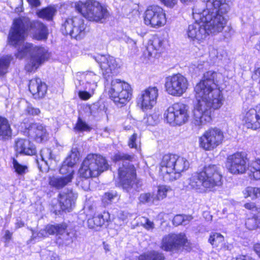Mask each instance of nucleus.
Masks as SVG:
<instances>
[{"label":"nucleus","instance_id":"29","mask_svg":"<svg viewBox=\"0 0 260 260\" xmlns=\"http://www.w3.org/2000/svg\"><path fill=\"white\" fill-rule=\"evenodd\" d=\"M34 139L38 143H43L48 139V134L45 127L41 124H34Z\"/></svg>","mask_w":260,"mask_h":260},{"label":"nucleus","instance_id":"45","mask_svg":"<svg viewBox=\"0 0 260 260\" xmlns=\"http://www.w3.org/2000/svg\"><path fill=\"white\" fill-rule=\"evenodd\" d=\"M79 158V153L76 149H72L71 154L65 159V163L73 167L78 161Z\"/></svg>","mask_w":260,"mask_h":260},{"label":"nucleus","instance_id":"2","mask_svg":"<svg viewBox=\"0 0 260 260\" xmlns=\"http://www.w3.org/2000/svg\"><path fill=\"white\" fill-rule=\"evenodd\" d=\"M206 8L200 9L197 5L193 9L192 16L194 20H201L210 34L221 32L227 22L226 13L230 7L226 0H207Z\"/></svg>","mask_w":260,"mask_h":260},{"label":"nucleus","instance_id":"4","mask_svg":"<svg viewBox=\"0 0 260 260\" xmlns=\"http://www.w3.org/2000/svg\"><path fill=\"white\" fill-rule=\"evenodd\" d=\"M189 167L188 161L176 154L165 155L160 164L159 173L164 180L172 181L179 178L181 172Z\"/></svg>","mask_w":260,"mask_h":260},{"label":"nucleus","instance_id":"18","mask_svg":"<svg viewBox=\"0 0 260 260\" xmlns=\"http://www.w3.org/2000/svg\"><path fill=\"white\" fill-rule=\"evenodd\" d=\"M195 22L188 26L187 30L188 37L194 42L200 43L210 34L205 23L201 20H194Z\"/></svg>","mask_w":260,"mask_h":260},{"label":"nucleus","instance_id":"8","mask_svg":"<svg viewBox=\"0 0 260 260\" xmlns=\"http://www.w3.org/2000/svg\"><path fill=\"white\" fill-rule=\"evenodd\" d=\"M165 120L172 126H181L187 123L190 118L189 107L181 103L169 106L164 114Z\"/></svg>","mask_w":260,"mask_h":260},{"label":"nucleus","instance_id":"25","mask_svg":"<svg viewBox=\"0 0 260 260\" xmlns=\"http://www.w3.org/2000/svg\"><path fill=\"white\" fill-rule=\"evenodd\" d=\"M49 56L47 48L42 46L34 47V68L38 69Z\"/></svg>","mask_w":260,"mask_h":260},{"label":"nucleus","instance_id":"64","mask_svg":"<svg viewBox=\"0 0 260 260\" xmlns=\"http://www.w3.org/2000/svg\"><path fill=\"white\" fill-rule=\"evenodd\" d=\"M41 2L40 0H34V7H38L40 6Z\"/></svg>","mask_w":260,"mask_h":260},{"label":"nucleus","instance_id":"24","mask_svg":"<svg viewBox=\"0 0 260 260\" xmlns=\"http://www.w3.org/2000/svg\"><path fill=\"white\" fill-rule=\"evenodd\" d=\"M166 40L162 38L154 37L149 41L147 50L150 56L155 57L156 54L162 52L165 48Z\"/></svg>","mask_w":260,"mask_h":260},{"label":"nucleus","instance_id":"43","mask_svg":"<svg viewBox=\"0 0 260 260\" xmlns=\"http://www.w3.org/2000/svg\"><path fill=\"white\" fill-rule=\"evenodd\" d=\"M59 173L64 175V177H71V180H72L74 177V170L73 167L68 164L65 163V161H64L59 169Z\"/></svg>","mask_w":260,"mask_h":260},{"label":"nucleus","instance_id":"39","mask_svg":"<svg viewBox=\"0 0 260 260\" xmlns=\"http://www.w3.org/2000/svg\"><path fill=\"white\" fill-rule=\"evenodd\" d=\"M245 198L250 197L252 199H255L260 197V187H247L243 191Z\"/></svg>","mask_w":260,"mask_h":260},{"label":"nucleus","instance_id":"52","mask_svg":"<svg viewBox=\"0 0 260 260\" xmlns=\"http://www.w3.org/2000/svg\"><path fill=\"white\" fill-rule=\"evenodd\" d=\"M140 223L148 231L152 230L154 228L153 222L144 217H142L140 218Z\"/></svg>","mask_w":260,"mask_h":260},{"label":"nucleus","instance_id":"60","mask_svg":"<svg viewBox=\"0 0 260 260\" xmlns=\"http://www.w3.org/2000/svg\"><path fill=\"white\" fill-rule=\"evenodd\" d=\"M11 237H12V233H10L9 231L7 230L5 232V234L4 236V238H5V239L6 240H9L11 239Z\"/></svg>","mask_w":260,"mask_h":260},{"label":"nucleus","instance_id":"46","mask_svg":"<svg viewBox=\"0 0 260 260\" xmlns=\"http://www.w3.org/2000/svg\"><path fill=\"white\" fill-rule=\"evenodd\" d=\"M139 200L141 203L151 205L154 203L156 199L151 193H144L140 194Z\"/></svg>","mask_w":260,"mask_h":260},{"label":"nucleus","instance_id":"12","mask_svg":"<svg viewBox=\"0 0 260 260\" xmlns=\"http://www.w3.org/2000/svg\"><path fill=\"white\" fill-rule=\"evenodd\" d=\"M188 82L185 77L181 74H174L166 79L165 87L170 95L181 96L188 88Z\"/></svg>","mask_w":260,"mask_h":260},{"label":"nucleus","instance_id":"27","mask_svg":"<svg viewBox=\"0 0 260 260\" xmlns=\"http://www.w3.org/2000/svg\"><path fill=\"white\" fill-rule=\"evenodd\" d=\"M72 181L71 177L53 176L49 178V184L57 189H60L69 184Z\"/></svg>","mask_w":260,"mask_h":260},{"label":"nucleus","instance_id":"19","mask_svg":"<svg viewBox=\"0 0 260 260\" xmlns=\"http://www.w3.org/2000/svg\"><path fill=\"white\" fill-rule=\"evenodd\" d=\"M242 123L247 128L257 129L260 128V104L256 109H250L243 113Z\"/></svg>","mask_w":260,"mask_h":260},{"label":"nucleus","instance_id":"53","mask_svg":"<svg viewBox=\"0 0 260 260\" xmlns=\"http://www.w3.org/2000/svg\"><path fill=\"white\" fill-rule=\"evenodd\" d=\"M139 144L140 142L138 139L137 135L135 133L129 138L128 146L130 148L137 149L139 147Z\"/></svg>","mask_w":260,"mask_h":260},{"label":"nucleus","instance_id":"44","mask_svg":"<svg viewBox=\"0 0 260 260\" xmlns=\"http://www.w3.org/2000/svg\"><path fill=\"white\" fill-rule=\"evenodd\" d=\"M83 90H79L78 92L79 97L82 100H87L89 99L94 94L95 89H89L87 86L82 85Z\"/></svg>","mask_w":260,"mask_h":260},{"label":"nucleus","instance_id":"41","mask_svg":"<svg viewBox=\"0 0 260 260\" xmlns=\"http://www.w3.org/2000/svg\"><path fill=\"white\" fill-rule=\"evenodd\" d=\"M11 60V56H3L0 58V75H4L8 72Z\"/></svg>","mask_w":260,"mask_h":260},{"label":"nucleus","instance_id":"16","mask_svg":"<svg viewBox=\"0 0 260 260\" xmlns=\"http://www.w3.org/2000/svg\"><path fill=\"white\" fill-rule=\"evenodd\" d=\"M248 158L244 152H237L227 158L226 167L233 174H244L248 169Z\"/></svg>","mask_w":260,"mask_h":260},{"label":"nucleus","instance_id":"5","mask_svg":"<svg viewBox=\"0 0 260 260\" xmlns=\"http://www.w3.org/2000/svg\"><path fill=\"white\" fill-rule=\"evenodd\" d=\"M134 158V155L119 153L113 157L115 162H122L118 169V175L122 187L127 191L132 188H138V181L136 178V170L134 165L130 164Z\"/></svg>","mask_w":260,"mask_h":260},{"label":"nucleus","instance_id":"40","mask_svg":"<svg viewBox=\"0 0 260 260\" xmlns=\"http://www.w3.org/2000/svg\"><path fill=\"white\" fill-rule=\"evenodd\" d=\"M208 241L213 247H217L223 244L224 237L219 233H214L210 235Z\"/></svg>","mask_w":260,"mask_h":260},{"label":"nucleus","instance_id":"17","mask_svg":"<svg viewBox=\"0 0 260 260\" xmlns=\"http://www.w3.org/2000/svg\"><path fill=\"white\" fill-rule=\"evenodd\" d=\"M27 28L21 19H14L8 37L9 44L16 46L21 44L27 35Z\"/></svg>","mask_w":260,"mask_h":260},{"label":"nucleus","instance_id":"32","mask_svg":"<svg viewBox=\"0 0 260 260\" xmlns=\"http://www.w3.org/2000/svg\"><path fill=\"white\" fill-rule=\"evenodd\" d=\"M12 129L8 120L0 116V140H6L11 137Z\"/></svg>","mask_w":260,"mask_h":260},{"label":"nucleus","instance_id":"51","mask_svg":"<svg viewBox=\"0 0 260 260\" xmlns=\"http://www.w3.org/2000/svg\"><path fill=\"white\" fill-rule=\"evenodd\" d=\"M12 163L15 171L19 175L25 173L27 170V166L20 164L15 158L13 159Z\"/></svg>","mask_w":260,"mask_h":260},{"label":"nucleus","instance_id":"55","mask_svg":"<svg viewBox=\"0 0 260 260\" xmlns=\"http://www.w3.org/2000/svg\"><path fill=\"white\" fill-rule=\"evenodd\" d=\"M244 207L247 209L251 210L252 212H256V213L260 210V208H257L253 203H246L244 204Z\"/></svg>","mask_w":260,"mask_h":260},{"label":"nucleus","instance_id":"62","mask_svg":"<svg viewBox=\"0 0 260 260\" xmlns=\"http://www.w3.org/2000/svg\"><path fill=\"white\" fill-rule=\"evenodd\" d=\"M36 205L38 206L37 208H36L37 212H41L43 210V207L41 204L36 203Z\"/></svg>","mask_w":260,"mask_h":260},{"label":"nucleus","instance_id":"48","mask_svg":"<svg viewBox=\"0 0 260 260\" xmlns=\"http://www.w3.org/2000/svg\"><path fill=\"white\" fill-rule=\"evenodd\" d=\"M117 198L116 192L111 191L105 193L102 197V202L104 205H108L111 204L115 199Z\"/></svg>","mask_w":260,"mask_h":260},{"label":"nucleus","instance_id":"22","mask_svg":"<svg viewBox=\"0 0 260 260\" xmlns=\"http://www.w3.org/2000/svg\"><path fill=\"white\" fill-rule=\"evenodd\" d=\"M77 197V194L73 192L72 189H68L60 193L58 198L60 209L65 212L71 211Z\"/></svg>","mask_w":260,"mask_h":260},{"label":"nucleus","instance_id":"50","mask_svg":"<svg viewBox=\"0 0 260 260\" xmlns=\"http://www.w3.org/2000/svg\"><path fill=\"white\" fill-rule=\"evenodd\" d=\"M209 56L211 60H215L216 59H221L222 54L214 46H210L208 47Z\"/></svg>","mask_w":260,"mask_h":260},{"label":"nucleus","instance_id":"47","mask_svg":"<svg viewBox=\"0 0 260 260\" xmlns=\"http://www.w3.org/2000/svg\"><path fill=\"white\" fill-rule=\"evenodd\" d=\"M74 128L79 132H89L91 129V127L79 117Z\"/></svg>","mask_w":260,"mask_h":260},{"label":"nucleus","instance_id":"31","mask_svg":"<svg viewBox=\"0 0 260 260\" xmlns=\"http://www.w3.org/2000/svg\"><path fill=\"white\" fill-rule=\"evenodd\" d=\"M67 225L65 223H62L56 225H48L46 227L45 231H41L39 234V237H46L48 234L49 235L56 234V236L59 233L63 232L64 228H66Z\"/></svg>","mask_w":260,"mask_h":260},{"label":"nucleus","instance_id":"36","mask_svg":"<svg viewBox=\"0 0 260 260\" xmlns=\"http://www.w3.org/2000/svg\"><path fill=\"white\" fill-rule=\"evenodd\" d=\"M162 253L152 250L142 253L139 256V260H164Z\"/></svg>","mask_w":260,"mask_h":260},{"label":"nucleus","instance_id":"58","mask_svg":"<svg viewBox=\"0 0 260 260\" xmlns=\"http://www.w3.org/2000/svg\"><path fill=\"white\" fill-rule=\"evenodd\" d=\"M253 250L260 258V243H256L253 246Z\"/></svg>","mask_w":260,"mask_h":260},{"label":"nucleus","instance_id":"11","mask_svg":"<svg viewBox=\"0 0 260 260\" xmlns=\"http://www.w3.org/2000/svg\"><path fill=\"white\" fill-rule=\"evenodd\" d=\"M223 138V133L220 129L210 128L199 138V146L205 151L212 150L222 143Z\"/></svg>","mask_w":260,"mask_h":260},{"label":"nucleus","instance_id":"33","mask_svg":"<svg viewBox=\"0 0 260 260\" xmlns=\"http://www.w3.org/2000/svg\"><path fill=\"white\" fill-rule=\"evenodd\" d=\"M75 234L73 232L69 231L66 228H64L63 232L58 235L57 242L59 244L69 245L73 242V238Z\"/></svg>","mask_w":260,"mask_h":260},{"label":"nucleus","instance_id":"20","mask_svg":"<svg viewBox=\"0 0 260 260\" xmlns=\"http://www.w3.org/2000/svg\"><path fill=\"white\" fill-rule=\"evenodd\" d=\"M95 60L100 64V67L106 74L114 73V71L120 67L119 59L109 55H98L95 57Z\"/></svg>","mask_w":260,"mask_h":260},{"label":"nucleus","instance_id":"15","mask_svg":"<svg viewBox=\"0 0 260 260\" xmlns=\"http://www.w3.org/2000/svg\"><path fill=\"white\" fill-rule=\"evenodd\" d=\"M158 96L157 87L149 86L139 93L137 97V104L143 111L150 110L156 105Z\"/></svg>","mask_w":260,"mask_h":260},{"label":"nucleus","instance_id":"14","mask_svg":"<svg viewBox=\"0 0 260 260\" xmlns=\"http://www.w3.org/2000/svg\"><path fill=\"white\" fill-rule=\"evenodd\" d=\"M188 245V242L184 234H170L162 238L160 248L165 251H173L179 250Z\"/></svg>","mask_w":260,"mask_h":260},{"label":"nucleus","instance_id":"42","mask_svg":"<svg viewBox=\"0 0 260 260\" xmlns=\"http://www.w3.org/2000/svg\"><path fill=\"white\" fill-rule=\"evenodd\" d=\"M192 219V217L190 215H177L174 217L173 223L176 226L180 224L185 225Z\"/></svg>","mask_w":260,"mask_h":260},{"label":"nucleus","instance_id":"13","mask_svg":"<svg viewBox=\"0 0 260 260\" xmlns=\"http://www.w3.org/2000/svg\"><path fill=\"white\" fill-rule=\"evenodd\" d=\"M144 22L147 26L155 28L165 25L166 17L164 10L158 6L149 7L144 13Z\"/></svg>","mask_w":260,"mask_h":260},{"label":"nucleus","instance_id":"56","mask_svg":"<svg viewBox=\"0 0 260 260\" xmlns=\"http://www.w3.org/2000/svg\"><path fill=\"white\" fill-rule=\"evenodd\" d=\"M166 6L170 8L174 7L177 3V0H160Z\"/></svg>","mask_w":260,"mask_h":260},{"label":"nucleus","instance_id":"34","mask_svg":"<svg viewBox=\"0 0 260 260\" xmlns=\"http://www.w3.org/2000/svg\"><path fill=\"white\" fill-rule=\"evenodd\" d=\"M36 84L37 91L34 93V99H40L43 98L45 96L47 91L46 84L42 82L39 78H36Z\"/></svg>","mask_w":260,"mask_h":260},{"label":"nucleus","instance_id":"54","mask_svg":"<svg viewBox=\"0 0 260 260\" xmlns=\"http://www.w3.org/2000/svg\"><path fill=\"white\" fill-rule=\"evenodd\" d=\"M159 115L157 113H153L147 117V122L149 125H155L159 121Z\"/></svg>","mask_w":260,"mask_h":260},{"label":"nucleus","instance_id":"49","mask_svg":"<svg viewBox=\"0 0 260 260\" xmlns=\"http://www.w3.org/2000/svg\"><path fill=\"white\" fill-rule=\"evenodd\" d=\"M171 190V188L166 185L159 186L158 187L157 193L155 197L156 201L164 199L167 197V192Z\"/></svg>","mask_w":260,"mask_h":260},{"label":"nucleus","instance_id":"59","mask_svg":"<svg viewBox=\"0 0 260 260\" xmlns=\"http://www.w3.org/2000/svg\"><path fill=\"white\" fill-rule=\"evenodd\" d=\"M125 41L126 43L131 45L133 47H135L136 45V42L128 37L125 38Z\"/></svg>","mask_w":260,"mask_h":260},{"label":"nucleus","instance_id":"37","mask_svg":"<svg viewBox=\"0 0 260 260\" xmlns=\"http://www.w3.org/2000/svg\"><path fill=\"white\" fill-rule=\"evenodd\" d=\"M250 174L251 178L260 180V158H256L250 165Z\"/></svg>","mask_w":260,"mask_h":260},{"label":"nucleus","instance_id":"1","mask_svg":"<svg viewBox=\"0 0 260 260\" xmlns=\"http://www.w3.org/2000/svg\"><path fill=\"white\" fill-rule=\"evenodd\" d=\"M221 74L209 71L194 87L196 101L192 110V123L201 127L211 121V108H219L223 96L218 87Z\"/></svg>","mask_w":260,"mask_h":260},{"label":"nucleus","instance_id":"28","mask_svg":"<svg viewBox=\"0 0 260 260\" xmlns=\"http://www.w3.org/2000/svg\"><path fill=\"white\" fill-rule=\"evenodd\" d=\"M15 150L17 153L25 155H32V149L28 140L19 139L15 142Z\"/></svg>","mask_w":260,"mask_h":260},{"label":"nucleus","instance_id":"6","mask_svg":"<svg viewBox=\"0 0 260 260\" xmlns=\"http://www.w3.org/2000/svg\"><path fill=\"white\" fill-rule=\"evenodd\" d=\"M105 88L110 98L118 106H123L132 99V88L128 83L124 81L112 79L110 83H106Z\"/></svg>","mask_w":260,"mask_h":260},{"label":"nucleus","instance_id":"26","mask_svg":"<svg viewBox=\"0 0 260 260\" xmlns=\"http://www.w3.org/2000/svg\"><path fill=\"white\" fill-rule=\"evenodd\" d=\"M49 34L47 27L40 21L34 22V38L38 40H46Z\"/></svg>","mask_w":260,"mask_h":260},{"label":"nucleus","instance_id":"21","mask_svg":"<svg viewBox=\"0 0 260 260\" xmlns=\"http://www.w3.org/2000/svg\"><path fill=\"white\" fill-rule=\"evenodd\" d=\"M78 82H76V86L84 85L87 86L89 89H96L98 86V83L101 79L100 75L95 74L92 71H87L84 72L78 73Z\"/></svg>","mask_w":260,"mask_h":260},{"label":"nucleus","instance_id":"23","mask_svg":"<svg viewBox=\"0 0 260 260\" xmlns=\"http://www.w3.org/2000/svg\"><path fill=\"white\" fill-rule=\"evenodd\" d=\"M16 57L21 59L23 58H28V61L25 66V70L28 72H31L32 71V45L27 43L23 44L19 47Z\"/></svg>","mask_w":260,"mask_h":260},{"label":"nucleus","instance_id":"35","mask_svg":"<svg viewBox=\"0 0 260 260\" xmlns=\"http://www.w3.org/2000/svg\"><path fill=\"white\" fill-rule=\"evenodd\" d=\"M245 225L249 230H253L260 228V210L257 213H254L252 217L247 219Z\"/></svg>","mask_w":260,"mask_h":260},{"label":"nucleus","instance_id":"3","mask_svg":"<svg viewBox=\"0 0 260 260\" xmlns=\"http://www.w3.org/2000/svg\"><path fill=\"white\" fill-rule=\"evenodd\" d=\"M222 178L218 166H206L201 171L193 174L187 180V187L200 193L211 191L215 186L222 185Z\"/></svg>","mask_w":260,"mask_h":260},{"label":"nucleus","instance_id":"7","mask_svg":"<svg viewBox=\"0 0 260 260\" xmlns=\"http://www.w3.org/2000/svg\"><path fill=\"white\" fill-rule=\"evenodd\" d=\"M109 165L104 157L98 154H88L79 170L80 176L85 178L96 177L108 169Z\"/></svg>","mask_w":260,"mask_h":260},{"label":"nucleus","instance_id":"9","mask_svg":"<svg viewBox=\"0 0 260 260\" xmlns=\"http://www.w3.org/2000/svg\"><path fill=\"white\" fill-rule=\"evenodd\" d=\"M76 10L90 21H99L104 18L107 10L96 1L88 0L79 1L75 4Z\"/></svg>","mask_w":260,"mask_h":260},{"label":"nucleus","instance_id":"38","mask_svg":"<svg viewBox=\"0 0 260 260\" xmlns=\"http://www.w3.org/2000/svg\"><path fill=\"white\" fill-rule=\"evenodd\" d=\"M56 12V9L54 7H48L37 12V14L39 18L51 20L53 19Z\"/></svg>","mask_w":260,"mask_h":260},{"label":"nucleus","instance_id":"61","mask_svg":"<svg viewBox=\"0 0 260 260\" xmlns=\"http://www.w3.org/2000/svg\"><path fill=\"white\" fill-rule=\"evenodd\" d=\"M15 224L16 229L20 228L24 226V223L18 219H17V222H16Z\"/></svg>","mask_w":260,"mask_h":260},{"label":"nucleus","instance_id":"63","mask_svg":"<svg viewBox=\"0 0 260 260\" xmlns=\"http://www.w3.org/2000/svg\"><path fill=\"white\" fill-rule=\"evenodd\" d=\"M255 48L257 50L258 53L260 54V38L259 39L257 42L255 44Z\"/></svg>","mask_w":260,"mask_h":260},{"label":"nucleus","instance_id":"10","mask_svg":"<svg viewBox=\"0 0 260 260\" xmlns=\"http://www.w3.org/2000/svg\"><path fill=\"white\" fill-rule=\"evenodd\" d=\"M86 26L81 17L68 18L62 23L61 30L65 35H70L76 40L83 38L85 35Z\"/></svg>","mask_w":260,"mask_h":260},{"label":"nucleus","instance_id":"30","mask_svg":"<svg viewBox=\"0 0 260 260\" xmlns=\"http://www.w3.org/2000/svg\"><path fill=\"white\" fill-rule=\"evenodd\" d=\"M110 219L108 212H104L102 214H99L89 219L87 221L88 226L90 229H94L95 226H102L106 221Z\"/></svg>","mask_w":260,"mask_h":260},{"label":"nucleus","instance_id":"57","mask_svg":"<svg viewBox=\"0 0 260 260\" xmlns=\"http://www.w3.org/2000/svg\"><path fill=\"white\" fill-rule=\"evenodd\" d=\"M229 260V259H228ZM230 260H254L252 257L247 255H241L238 257L233 258Z\"/></svg>","mask_w":260,"mask_h":260}]
</instances>
